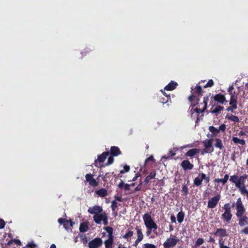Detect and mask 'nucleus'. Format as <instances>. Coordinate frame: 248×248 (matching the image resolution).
Wrapping results in <instances>:
<instances>
[{
    "label": "nucleus",
    "instance_id": "obj_19",
    "mask_svg": "<svg viewBox=\"0 0 248 248\" xmlns=\"http://www.w3.org/2000/svg\"><path fill=\"white\" fill-rule=\"evenodd\" d=\"M178 84L174 81H171L167 85H166L164 90L167 91H172L174 90L177 86Z\"/></svg>",
    "mask_w": 248,
    "mask_h": 248
},
{
    "label": "nucleus",
    "instance_id": "obj_9",
    "mask_svg": "<svg viewBox=\"0 0 248 248\" xmlns=\"http://www.w3.org/2000/svg\"><path fill=\"white\" fill-rule=\"evenodd\" d=\"M220 199V195L217 194L216 196L212 198L208 202V207L209 208H214L217 204Z\"/></svg>",
    "mask_w": 248,
    "mask_h": 248
},
{
    "label": "nucleus",
    "instance_id": "obj_47",
    "mask_svg": "<svg viewBox=\"0 0 248 248\" xmlns=\"http://www.w3.org/2000/svg\"><path fill=\"white\" fill-rule=\"evenodd\" d=\"M203 243H204L203 239L201 238H199L196 240V241L195 242V247H198V246H200L202 245V244H203Z\"/></svg>",
    "mask_w": 248,
    "mask_h": 248
},
{
    "label": "nucleus",
    "instance_id": "obj_6",
    "mask_svg": "<svg viewBox=\"0 0 248 248\" xmlns=\"http://www.w3.org/2000/svg\"><path fill=\"white\" fill-rule=\"evenodd\" d=\"M179 239L174 235H170V238L167 239L166 241L163 243L164 248H171L176 246L178 242Z\"/></svg>",
    "mask_w": 248,
    "mask_h": 248
},
{
    "label": "nucleus",
    "instance_id": "obj_57",
    "mask_svg": "<svg viewBox=\"0 0 248 248\" xmlns=\"http://www.w3.org/2000/svg\"><path fill=\"white\" fill-rule=\"evenodd\" d=\"M226 125L223 124H221L219 128H218V130H219V132H220V131H222V132H224L226 130Z\"/></svg>",
    "mask_w": 248,
    "mask_h": 248
},
{
    "label": "nucleus",
    "instance_id": "obj_1",
    "mask_svg": "<svg viewBox=\"0 0 248 248\" xmlns=\"http://www.w3.org/2000/svg\"><path fill=\"white\" fill-rule=\"evenodd\" d=\"M236 216L239 218L238 224L241 227L248 224V217L246 215H243L246 210L241 198H239L237 200L236 202Z\"/></svg>",
    "mask_w": 248,
    "mask_h": 248
},
{
    "label": "nucleus",
    "instance_id": "obj_63",
    "mask_svg": "<svg viewBox=\"0 0 248 248\" xmlns=\"http://www.w3.org/2000/svg\"><path fill=\"white\" fill-rule=\"evenodd\" d=\"M108 174V173H106L105 175L99 174L98 177V178L101 177L104 181H106V176H107V175Z\"/></svg>",
    "mask_w": 248,
    "mask_h": 248
},
{
    "label": "nucleus",
    "instance_id": "obj_51",
    "mask_svg": "<svg viewBox=\"0 0 248 248\" xmlns=\"http://www.w3.org/2000/svg\"><path fill=\"white\" fill-rule=\"evenodd\" d=\"M182 191L184 193V195L186 196L188 194V187L186 185H184L182 186Z\"/></svg>",
    "mask_w": 248,
    "mask_h": 248
},
{
    "label": "nucleus",
    "instance_id": "obj_24",
    "mask_svg": "<svg viewBox=\"0 0 248 248\" xmlns=\"http://www.w3.org/2000/svg\"><path fill=\"white\" fill-rule=\"evenodd\" d=\"M214 105H213L212 108L210 109V112L212 113H215L217 115L220 113V112L223 110L224 107L219 105H217L216 107L214 108Z\"/></svg>",
    "mask_w": 248,
    "mask_h": 248
},
{
    "label": "nucleus",
    "instance_id": "obj_13",
    "mask_svg": "<svg viewBox=\"0 0 248 248\" xmlns=\"http://www.w3.org/2000/svg\"><path fill=\"white\" fill-rule=\"evenodd\" d=\"M181 166L184 170H191L193 168V165L188 160H184L181 163Z\"/></svg>",
    "mask_w": 248,
    "mask_h": 248
},
{
    "label": "nucleus",
    "instance_id": "obj_62",
    "mask_svg": "<svg viewBox=\"0 0 248 248\" xmlns=\"http://www.w3.org/2000/svg\"><path fill=\"white\" fill-rule=\"evenodd\" d=\"M5 225V222L1 218H0V229H2L4 228Z\"/></svg>",
    "mask_w": 248,
    "mask_h": 248
},
{
    "label": "nucleus",
    "instance_id": "obj_56",
    "mask_svg": "<svg viewBox=\"0 0 248 248\" xmlns=\"http://www.w3.org/2000/svg\"><path fill=\"white\" fill-rule=\"evenodd\" d=\"M114 161V158H113V156H112L111 155V156H109L108 158V162L107 163V164L105 165V166H107V165H109L113 163Z\"/></svg>",
    "mask_w": 248,
    "mask_h": 248
},
{
    "label": "nucleus",
    "instance_id": "obj_53",
    "mask_svg": "<svg viewBox=\"0 0 248 248\" xmlns=\"http://www.w3.org/2000/svg\"><path fill=\"white\" fill-rule=\"evenodd\" d=\"M214 84V82L212 79H209L206 84L204 86V88L211 87Z\"/></svg>",
    "mask_w": 248,
    "mask_h": 248
},
{
    "label": "nucleus",
    "instance_id": "obj_60",
    "mask_svg": "<svg viewBox=\"0 0 248 248\" xmlns=\"http://www.w3.org/2000/svg\"><path fill=\"white\" fill-rule=\"evenodd\" d=\"M240 233L241 234H244L245 235L248 234V226L245 227L240 231Z\"/></svg>",
    "mask_w": 248,
    "mask_h": 248
},
{
    "label": "nucleus",
    "instance_id": "obj_31",
    "mask_svg": "<svg viewBox=\"0 0 248 248\" xmlns=\"http://www.w3.org/2000/svg\"><path fill=\"white\" fill-rule=\"evenodd\" d=\"M74 224V223L72 220H66L63 224V227L66 230H68L69 229L73 227Z\"/></svg>",
    "mask_w": 248,
    "mask_h": 248
},
{
    "label": "nucleus",
    "instance_id": "obj_38",
    "mask_svg": "<svg viewBox=\"0 0 248 248\" xmlns=\"http://www.w3.org/2000/svg\"><path fill=\"white\" fill-rule=\"evenodd\" d=\"M130 170V167L129 166H128V165H125L124 167V168L123 170H120V174H118V176L120 177H122V175H121L122 174H123V173H124L125 172H128Z\"/></svg>",
    "mask_w": 248,
    "mask_h": 248
},
{
    "label": "nucleus",
    "instance_id": "obj_64",
    "mask_svg": "<svg viewBox=\"0 0 248 248\" xmlns=\"http://www.w3.org/2000/svg\"><path fill=\"white\" fill-rule=\"evenodd\" d=\"M142 240L137 238V240L134 242V243L133 244V246H134L135 247H137L139 243Z\"/></svg>",
    "mask_w": 248,
    "mask_h": 248
},
{
    "label": "nucleus",
    "instance_id": "obj_8",
    "mask_svg": "<svg viewBox=\"0 0 248 248\" xmlns=\"http://www.w3.org/2000/svg\"><path fill=\"white\" fill-rule=\"evenodd\" d=\"M102 244L103 241L100 238H95L89 242L88 247L89 248H98Z\"/></svg>",
    "mask_w": 248,
    "mask_h": 248
},
{
    "label": "nucleus",
    "instance_id": "obj_30",
    "mask_svg": "<svg viewBox=\"0 0 248 248\" xmlns=\"http://www.w3.org/2000/svg\"><path fill=\"white\" fill-rule=\"evenodd\" d=\"M130 185L127 184H124L122 180L121 181V182L118 185V187L119 188H124L125 191H129L130 190Z\"/></svg>",
    "mask_w": 248,
    "mask_h": 248
},
{
    "label": "nucleus",
    "instance_id": "obj_29",
    "mask_svg": "<svg viewBox=\"0 0 248 248\" xmlns=\"http://www.w3.org/2000/svg\"><path fill=\"white\" fill-rule=\"evenodd\" d=\"M232 140L235 144H239L242 145H244L246 144V141L244 139H240L236 137H233L232 138Z\"/></svg>",
    "mask_w": 248,
    "mask_h": 248
},
{
    "label": "nucleus",
    "instance_id": "obj_59",
    "mask_svg": "<svg viewBox=\"0 0 248 248\" xmlns=\"http://www.w3.org/2000/svg\"><path fill=\"white\" fill-rule=\"evenodd\" d=\"M142 184V182L140 181V183L135 188L133 192L140 190L141 189Z\"/></svg>",
    "mask_w": 248,
    "mask_h": 248
},
{
    "label": "nucleus",
    "instance_id": "obj_15",
    "mask_svg": "<svg viewBox=\"0 0 248 248\" xmlns=\"http://www.w3.org/2000/svg\"><path fill=\"white\" fill-rule=\"evenodd\" d=\"M188 100L191 102V107H192V108H194L198 105L200 101L199 98L194 94H192L189 96Z\"/></svg>",
    "mask_w": 248,
    "mask_h": 248
},
{
    "label": "nucleus",
    "instance_id": "obj_42",
    "mask_svg": "<svg viewBox=\"0 0 248 248\" xmlns=\"http://www.w3.org/2000/svg\"><path fill=\"white\" fill-rule=\"evenodd\" d=\"M134 234L133 231L128 230V232L123 236V238L125 239H128L129 238L131 237Z\"/></svg>",
    "mask_w": 248,
    "mask_h": 248
},
{
    "label": "nucleus",
    "instance_id": "obj_33",
    "mask_svg": "<svg viewBox=\"0 0 248 248\" xmlns=\"http://www.w3.org/2000/svg\"><path fill=\"white\" fill-rule=\"evenodd\" d=\"M208 129L213 134L211 136L212 138L217 136L219 133L218 129L213 126H210Z\"/></svg>",
    "mask_w": 248,
    "mask_h": 248
},
{
    "label": "nucleus",
    "instance_id": "obj_39",
    "mask_svg": "<svg viewBox=\"0 0 248 248\" xmlns=\"http://www.w3.org/2000/svg\"><path fill=\"white\" fill-rule=\"evenodd\" d=\"M113 241L109 240H106L104 242L105 246L106 248H112Z\"/></svg>",
    "mask_w": 248,
    "mask_h": 248
},
{
    "label": "nucleus",
    "instance_id": "obj_43",
    "mask_svg": "<svg viewBox=\"0 0 248 248\" xmlns=\"http://www.w3.org/2000/svg\"><path fill=\"white\" fill-rule=\"evenodd\" d=\"M210 95H211V93H209L207 95H206V96H205L203 98V102L204 103V109H206L207 108V103L209 100V97H210Z\"/></svg>",
    "mask_w": 248,
    "mask_h": 248
},
{
    "label": "nucleus",
    "instance_id": "obj_21",
    "mask_svg": "<svg viewBox=\"0 0 248 248\" xmlns=\"http://www.w3.org/2000/svg\"><path fill=\"white\" fill-rule=\"evenodd\" d=\"M200 150L199 149L193 148L188 150L186 154V156L189 157H193L194 155L200 153Z\"/></svg>",
    "mask_w": 248,
    "mask_h": 248
},
{
    "label": "nucleus",
    "instance_id": "obj_37",
    "mask_svg": "<svg viewBox=\"0 0 248 248\" xmlns=\"http://www.w3.org/2000/svg\"><path fill=\"white\" fill-rule=\"evenodd\" d=\"M13 243H15L17 246H21V241L18 239H11L6 244V246H11Z\"/></svg>",
    "mask_w": 248,
    "mask_h": 248
},
{
    "label": "nucleus",
    "instance_id": "obj_36",
    "mask_svg": "<svg viewBox=\"0 0 248 248\" xmlns=\"http://www.w3.org/2000/svg\"><path fill=\"white\" fill-rule=\"evenodd\" d=\"M184 217L185 214L182 211H180L177 214V218L179 223H181L183 221Z\"/></svg>",
    "mask_w": 248,
    "mask_h": 248
},
{
    "label": "nucleus",
    "instance_id": "obj_54",
    "mask_svg": "<svg viewBox=\"0 0 248 248\" xmlns=\"http://www.w3.org/2000/svg\"><path fill=\"white\" fill-rule=\"evenodd\" d=\"M143 248H156V247L154 244L145 243L143 245Z\"/></svg>",
    "mask_w": 248,
    "mask_h": 248
},
{
    "label": "nucleus",
    "instance_id": "obj_58",
    "mask_svg": "<svg viewBox=\"0 0 248 248\" xmlns=\"http://www.w3.org/2000/svg\"><path fill=\"white\" fill-rule=\"evenodd\" d=\"M102 221L105 225H107L108 224V217L107 214H106Z\"/></svg>",
    "mask_w": 248,
    "mask_h": 248
},
{
    "label": "nucleus",
    "instance_id": "obj_18",
    "mask_svg": "<svg viewBox=\"0 0 248 248\" xmlns=\"http://www.w3.org/2000/svg\"><path fill=\"white\" fill-rule=\"evenodd\" d=\"M104 229L108 233V240L114 241L113 229L109 226L104 227Z\"/></svg>",
    "mask_w": 248,
    "mask_h": 248
},
{
    "label": "nucleus",
    "instance_id": "obj_4",
    "mask_svg": "<svg viewBox=\"0 0 248 248\" xmlns=\"http://www.w3.org/2000/svg\"><path fill=\"white\" fill-rule=\"evenodd\" d=\"M222 208L224 210V212L221 215V218L224 222L229 223L232 216L231 213V207L230 203H225Z\"/></svg>",
    "mask_w": 248,
    "mask_h": 248
},
{
    "label": "nucleus",
    "instance_id": "obj_16",
    "mask_svg": "<svg viewBox=\"0 0 248 248\" xmlns=\"http://www.w3.org/2000/svg\"><path fill=\"white\" fill-rule=\"evenodd\" d=\"M106 214L105 212L96 214L93 217L94 221L97 224H100Z\"/></svg>",
    "mask_w": 248,
    "mask_h": 248
},
{
    "label": "nucleus",
    "instance_id": "obj_2",
    "mask_svg": "<svg viewBox=\"0 0 248 248\" xmlns=\"http://www.w3.org/2000/svg\"><path fill=\"white\" fill-rule=\"evenodd\" d=\"M227 91L231 96L230 101L229 103V104L231 105V107L227 108L226 110L228 111H230L233 112L234 110L236 109L237 108V101L238 98L237 96L238 94V92H237L234 90L233 85L230 86L229 88L228 89Z\"/></svg>",
    "mask_w": 248,
    "mask_h": 248
},
{
    "label": "nucleus",
    "instance_id": "obj_41",
    "mask_svg": "<svg viewBox=\"0 0 248 248\" xmlns=\"http://www.w3.org/2000/svg\"><path fill=\"white\" fill-rule=\"evenodd\" d=\"M170 100V95L167 96V98H164L163 97H159V102L162 103V104H165L169 102V100Z\"/></svg>",
    "mask_w": 248,
    "mask_h": 248
},
{
    "label": "nucleus",
    "instance_id": "obj_35",
    "mask_svg": "<svg viewBox=\"0 0 248 248\" xmlns=\"http://www.w3.org/2000/svg\"><path fill=\"white\" fill-rule=\"evenodd\" d=\"M135 229L137 231V234L138 239L142 240L143 238V235L141 231V229L139 227L136 226Z\"/></svg>",
    "mask_w": 248,
    "mask_h": 248
},
{
    "label": "nucleus",
    "instance_id": "obj_50",
    "mask_svg": "<svg viewBox=\"0 0 248 248\" xmlns=\"http://www.w3.org/2000/svg\"><path fill=\"white\" fill-rule=\"evenodd\" d=\"M111 209L113 212H114L116 210V209L118 207V203L116 202L115 200L111 202Z\"/></svg>",
    "mask_w": 248,
    "mask_h": 248
},
{
    "label": "nucleus",
    "instance_id": "obj_14",
    "mask_svg": "<svg viewBox=\"0 0 248 248\" xmlns=\"http://www.w3.org/2000/svg\"><path fill=\"white\" fill-rule=\"evenodd\" d=\"M213 234L215 235H217L219 237V239H221V240H222L224 237L227 236L226 229L222 228L217 229L216 232Z\"/></svg>",
    "mask_w": 248,
    "mask_h": 248
},
{
    "label": "nucleus",
    "instance_id": "obj_34",
    "mask_svg": "<svg viewBox=\"0 0 248 248\" xmlns=\"http://www.w3.org/2000/svg\"><path fill=\"white\" fill-rule=\"evenodd\" d=\"M213 141H214V139L211 138L209 140H206L203 141V146L204 147H211L213 146Z\"/></svg>",
    "mask_w": 248,
    "mask_h": 248
},
{
    "label": "nucleus",
    "instance_id": "obj_55",
    "mask_svg": "<svg viewBox=\"0 0 248 248\" xmlns=\"http://www.w3.org/2000/svg\"><path fill=\"white\" fill-rule=\"evenodd\" d=\"M219 248H230L228 246L224 245V241L221 239H219L218 241Z\"/></svg>",
    "mask_w": 248,
    "mask_h": 248
},
{
    "label": "nucleus",
    "instance_id": "obj_7",
    "mask_svg": "<svg viewBox=\"0 0 248 248\" xmlns=\"http://www.w3.org/2000/svg\"><path fill=\"white\" fill-rule=\"evenodd\" d=\"M211 103H212V101L214 100L217 104H226L228 101H227L224 95L219 93L211 97Z\"/></svg>",
    "mask_w": 248,
    "mask_h": 248
},
{
    "label": "nucleus",
    "instance_id": "obj_25",
    "mask_svg": "<svg viewBox=\"0 0 248 248\" xmlns=\"http://www.w3.org/2000/svg\"><path fill=\"white\" fill-rule=\"evenodd\" d=\"M214 140L215 141L214 144L215 147L218 148L220 150H221L223 149L224 146L221 139L219 138H216Z\"/></svg>",
    "mask_w": 248,
    "mask_h": 248
},
{
    "label": "nucleus",
    "instance_id": "obj_27",
    "mask_svg": "<svg viewBox=\"0 0 248 248\" xmlns=\"http://www.w3.org/2000/svg\"><path fill=\"white\" fill-rule=\"evenodd\" d=\"M95 194L100 197H104L108 195V191L105 188H101L95 191Z\"/></svg>",
    "mask_w": 248,
    "mask_h": 248
},
{
    "label": "nucleus",
    "instance_id": "obj_22",
    "mask_svg": "<svg viewBox=\"0 0 248 248\" xmlns=\"http://www.w3.org/2000/svg\"><path fill=\"white\" fill-rule=\"evenodd\" d=\"M193 90V94L196 95L197 97H199L202 95L203 91L202 87L199 85H197L194 89H192Z\"/></svg>",
    "mask_w": 248,
    "mask_h": 248
},
{
    "label": "nucleus",
    "instance_id": "obj_61",
    "mask_svg": "<svg viewBox=\"0 0 248 248\" xmlns=\"http://www.w3.org/2000/svg\"><path fill=\"white\" fill-rule=\"evenodd\" d=\"M154 160V158L153 155H151L149 157L146 159L144 163V165H146L147 163L149 161H153Z\"/></svg>",
    "mask_w": 248,
    "mask_h": 248
},
{
    "label": "nucleus",
    "instance_id": "obj_49",
    "mask_svg": "<svg viewBox=\"0 0 248 248\" xmlns=\"http://www.w3.org/2000/svg\"><path fill=\"white\" fill-rule=\"evenodd\" d=\"M239 188V190L241 192L242 194H245V193L246 192L247 190L246 189V186L245 184L243 185H240L239 187H237Z\"/></svg>",
    "mask_w": 248,
    "mask_h": 248
},
{
    "label": "nucleus",
    "instance_id": "obj_44",
    "mask_svg": "<svg viewBox=\"0 0 248 248\" xmlns=\"http://www.w3.org/2000/svg\"><path fill=\"white\" fill-rule=\"evenodd\" d=\"M248 175L246 174H244L239 177L240 185L245 184V180L247 178Z\"/></svg>",
    "mask_w": 248,
    "mask_h": 248
},
{
    "label": "nucleus",
    "instance_id": "obj_32",
    "mask_svg": "<svg viewBox=\"0 0 248 248\" xmlns=\"http://www.w3.org/2000/svg\"><path fill=\"white\" fill-rule=\"evenodd\" d=\"M225 118L235 123H237L239 121L238 117L232 114H227Z\"/></svg>",
    "mask_w": 248,
    "mask_h": 248
},
{
    "label": "nucleus",
    "instance_id": "obj_20",
    "mask_svg": "<svg viewBox=\"0 0 248 248\" xmlns=\"http://www.w3.org/2000/svg\"><path fill=\"white\" fill-rule=\"evenodd\" d=\"M89 222H83L80 224L79 228L80 232H87L89 230Z\"/></svg>",
    "mask_w": 248,
    "mask_h": 248
},
{
    "label": "nucleus",
    "instance_id": "obj_17",
    "mask_svg": "<svg viewBox=\"0 0 248 248\" xmlns=\"http://www.w3.org/2000/svg\"><path fill=\"white\" fill-rule=\"evenodd\" d=\"M122 154L120 149L117 146H111L110 149V154L112 156H117Z\"/></svg>",
    "mask_w": 248,
    "mask_h": 248
},
{
    "label": "nucleus",
    "instance_id": "obj_10",
    "mask_svg": "<svg viewBox=\"0 0 248 248\" xmlns=\"http://www.w3.org/2000/svg\"><path fill=\"white\" fill-rule=\"evenodd\" d=\"M93 174L88 173L85 175L86 180L89 183V184L93 187H96L99 185V182L93 178Z\"/></svg>",
    "mask_w": 248,
    "mask_h": 248
},
{
    "label": "nucleus",
    "instance_id": "obj_12",
    "mask_svg": "<svg viewBox=\"0 0 248 248\" xmlns=\"http://www.w3.org/2000/svg\"><path fill=\"white\" fill-rule=\"evenodd\" d=\"M103 209L101 206L98 205H94L93 207H89L88 209V212L94 215L96 214H99L102 213Z\"/></svg>",
    "mask_w": 248,
    "mask_h": 248
},
{
    "label": "nucleus",
    "instance_id": "obj_3",
    "mask_svg": "<svg viewBox=\"0 0 248 248\" xmlns=\"http://www.w3.org/2000/svg\"><path fill=\"white\" fill-rule=\"evenodd\" d=\"M144 224L147 229H152L155 234L157 235V225L155 222L152 218L150 213H147L143 215L142 217Z\"/></svg>",
    "mask_w": 248,
    "mask_h": 248
},
{
    "label": "nucleus",
    "instance_id": "obj_46",
    "mask_svg": "<svg viewBox=\"0 0 248 248\" xmlns=\"http://www.w3.org/2000/svg\"><path fill=\"white\" fill-rule=\"evenodd\" d=\"M214 149L213 146H211V147H204L203 152L205 153H211L214 152Z\"/></svg>",
    "mask_w": 248,
    "mask_h": 248
},
{
    "label": "nucleus",
    "instance_id": "obj_23",
    "mask_svg": "<svg viewBox=\"0 0 248 248\" xmlns=\"http://www.w3.org/2000/svg\"><path fill=\"white\" fill-rule=\"evenodd\" d=\"M230 181H231L232 183H234L236 187H239L240 183L239 177L238 176L236 175L231 176Z\"/></svg>",
    "mask_w": 248,
    "mask_h": 248
},
{
    "label": "nucleus",
    "instance_id": "obj_48",
    "mask_svg": "<svg viewBox=\"0 0 248 248\" xmlns=\"http://www.w3.org/2000/svg\"><path fill=\"white\" fill-rule=\"evenodd\" d=\"M177 150V148H173V150H170L168 157H172L176 155L175 152Z\"/></svg>",
    "mask_w": 248,
    "mask_h": 248
},
{
    "label": "nucleus",
    "instance_id": "obj_28",
    "mask_svg": "<svg viewBox=\"0 0 248 248\" xmlns=\"http://www.w3.org/2000/svg\"><path fill=\"white\" fill-rule=\"evenodd\" d=\"M155 175L156 172L155 171H152L148 176H146L143 182L145 185L147 184L151 179L155 178Z\"/></svg>",
    "mask_w": 248,
    "mask_h": 248
},
{
    "label": "nucleus",
    "instance_id": "obj_45",
    "mask_svg": "<svg viewBox=\"0 0 248 248\" xmlns=\"http://www.w3.org/2000/svg\"><path fill=\"white\" fill-rule=\"evenodd\" d=\"M248 175L246 174H244L239 177L240 185L245 184V180L247 178Z\"/></svg>",
    "mask_w": 248,
    "mask_h": 248
},
{
    "label": "nucleus",
    "instance_id": "obj_26",
    "mask_svg": "<svg viewBox=\"0 0 248 248\" xmlns=\"http://www.w3.org/2000/svg\"><path fill=\"white\" fill-rule=\"evenodd\" d=\"M229 178L228 174H225L222 179L217 178L214 180V182L217 183H222L223 185H225L228 181Z\"/></svg>",
    "mask_w": 248,
    "mask_h": 248
},
{
    "label": "nucleus",
    "instance_id": "obj_11",
    "mask_svg": "<svg viewBox=\"0 0 248 248\" xmlns=\"http://www.w3.org/2000/svg\"><path fill=\"white\" fill-rule=\"evenodd\" d=\"M206 109H204V107L202 109H200L198 108H192L190 110V114L191 115V117H193V115L194 113H196L197 114V117H196V123H198V122L200 121V117L199 114L200 113H203L205 111V110Z\"/></svg>",
    "mask_w": 248,
    "mask_h": 248
},
{
    "label": "nucleus",
    "instance_id": "obj_5",
    "mask_svg": "<svg viewBox=\"0 0 248 248\" xmlns=\"http://www.w3.org/2000/svg\"><path fill=\"white\" fill-rule=\"evenodd\" d=\"M109 155V152H103L102 154L98 155L97 159L94 160V165L96 167H103L105 165L102 164L105 161L108 156Z\"/></svg>",
    "mask_w": 248,
    "mask_h": 248
},
{
    "label": "nucleus",
    "instance_id": "obj_40",
    "mask_svg": "<svg viewBox=\"0 0 248 248\" xmlns=\"http://www.w3.org/2000/svg\"><path fill=\"white\" fill-rule=\"evenodd\" d=\"M202 180L199 177H196L194 180V185L196 186H199L202 184Z\"/></svg>",
    "mask_w": 248,
    "mask_h": 248
},
{
    "label": "nucleus",
    "instance_id": "obj_52",
    "mask_svg": "<svg viewBox=\"0 0 248 248\" xmlns=\"http://www.w3.org/2000/svg\"><path fill=\"white\" fill-rule=\"evenodd\" d=\"M36 247V244L33 242H29L25 247H24L22 248H35Z\"/></svg>",
    "mask_w": 248,
    "mask_h": 248
}]
</instances>
